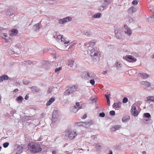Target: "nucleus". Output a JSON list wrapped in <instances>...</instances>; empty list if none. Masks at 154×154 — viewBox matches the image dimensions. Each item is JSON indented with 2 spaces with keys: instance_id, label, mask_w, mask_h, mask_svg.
Masks as SVG:
<instances>
[{
  "instance_id": "ddd939ff",
  "label": "nucleus",
  "mask_w": 154,
  "mask_h": 154,
  "mask_svg": "<svg viewBox=\"0 0 154 154\" xmlns=\"http://www.w3.org/2000/svg\"><path fill=\"white\" fill-rule=\"evenodd\" d=\"M141 84L143 85L144 87L146 88L149 87L150 85V83L147 81H142L141 82Z\"/></svg>"
},
{
  "instance_id": "7c9ffc66",
  "label": "nucleus",
  "mask_w": 154,
  "mask_h": 154,
  "mask_svg": "<svg viewBox=\"0 0 154 154\" xmlns=\"http://www.w3.org/2000/svg\"><path fill=\"white\" fill-rule=\"evenodd\" d=\"M9 145V143H8L6 142L3 144V146L4 148H6Z\"/></svg>"
},
{
  "instance_id": "20e7f679",
  "label": "nucleus",
  "mask_w": 154,
  "mask_h": 154,
  "mask_svg": "<svg viewBox=\"0 0 154 154\" xmlns=\"http://www.w3.org/2000/svg\"><path fill=\"white\" fill-rule=\"evenodd\" d=\"M61 116V114L59 111L54 110L52 113V120L55 122L59 119Z\"/></svg>"
},
{
  "instance_id": "a211bd4d",
  "label": "nucleus",
  "mask_w": 154,
  "mask_h": 154,
  "mask_svg": "<svg viewBox=\"0 0 154 154\" xmlns=\"http://www.w3.org/2000/svg\"><path fill=\"white\" fill-rule=\"evenodd\" d=\"M130 119L129 116L126 115L123 117L122 119V121L123 122L126 121Z\"/></svg>"
},
{
  "instance_id": "de8ad7c7",
  "label": "nucleus",
  "mask_w": 154,
  "mask_h": 154,
  "mask_svg": "<svg viewBox=\"0 0 154 154\" xmlns=\"http://www.w3.org/2000/svg\"><path fill=\"white\" fill-rule=\"evenodd\" d=\"M28 98H29V96H28L27 95H27L26 96H25V99L26 100H28Z\"/></svg>"
},
{
  "instance_id": "f03ea898",
  "label": "nucleus",
  "mask_w": 154,
  "mask_h": 154,
  "mask_svg": "<svg viewBox=\"0 0 154 154\" xmlns=\"http://www.w3.org/2000/svg\"><path fill=\"white\" fill-rule=\"evenodd\" d=\"M65 135L68 137V138L70 140L74 139L77 136V134L76 131H67L65 132Z\"/></svg>"
},
{
  "instance_id": "ea45409f",
  "label": "nucleus",
  "mask_w": 154,
  "mask_h": 154,
  "mask_svg": "<svg viewBox=\"0 0 154 154\" xmlns=\"http://www.w3.org/2000/svg\"><path fill=\"white\" fill-rule=\"evenodd\" d=\"M90 83L93 85L95 84V81L94 80L91 79L90 81Z\"/></svg>"
},
{
  "instance_id": "dca6fc26",
  "label": "nucleus",
  "mask_w": 154,
  "mask_h": 154,
  "mask_svg": "<svg viewBox=\"0 0 154 154\" xmlns=\"http://www.w3.org/2000/svg\"><path fill=\"white\" fill-rule=\"evenodd\" d=\"M55 100V99L54 97L50 98L48 101L46 103V105L48 106L50 105Z\"/></svg>"
},
{
  "instance_id": "864d4df0",
  "label": "nucleus",
  "mask_w": 154,
  "mask_h": 154,
  "mask_svg": "<svg viewBox=\"0 0 154 154\" xmlns=\"http://www.w3.org/2000/svg\"><path fill=\"white\" fill-rule=\"evenodd\" d=\"M3 35L4 36H5V37H7V34L6 33H4L3 34Z\"/></svg>"
},
{
  "instance_id": "4c0bfd02",
  "label": "nucleus",
  "mask_w": 154,
  "mask_h": 154,
  "mask_svg": "<svg viewBox=\"0 0 154 154\" xmlns=\"http://www.w3.org/2000/svg\"><path fill=\"white\" fill-rule=\"evenodd\" d=\"M109 114L110 115L113 116L115 115V112L114 111L112 110L109 112Z\"/></svg>"
},
{
  "instance_id": "393cba45",
  "label": "nucleus",
  "mask_w": 154,
  "mask_h": 154,
  "mask_svg": "<svg viewBox=\"0 0 154 154\" xmlns=\"http://www.w3.org/2000/svg\"><path fill=\"white\" fill-rule=\"evenodd\" d=\"M101 14L100 13H98L97 14H94L93 16L94 18H99L100 17Z\"/></svg>"
},
{
  "instance_id": "9d476101",
  "label": "nucleus",
  "mask_w": 154,
  "mask_h": 154,
  "mask_svg": "<svg viewBox=\"0 0 154 154\" xmlns=\"http://www.w3.org/2000/svg\"><path fill=\"white\" fill-rule=\"evenodd\" d=\"M70 92L72 93L77 89V86L75 85L69 86L67 88Z\"/></svg>"
},
{
  "instance_id": "052dcab7",
  "label": "nucleus",
  "mask_w": 154,
  "mask_h": 154,
  "mask_svg": "<svg viewBox=\"0 0 154 154\" xmlns=\"http://www.w3.org/2000/svg\"><path fill=\"white\" fill-rule=\"evenodd\" d=\"M6 42H8V41L7 40H6Z\"/></svg>"
},
{
  "instance_id": "bf43d9fd",
  "label": "nucleus",
  "mask_w": 154,
  "mask_h": 154,
  "mask_svg": "<svg viewBox=\"0 0 154 154\" xmlns=\"http://www.w3.org/2000/svg\"><path fill=\"white\" fill-rule=\"evenodd\" d=\"M2 30V28H1V27H0V31Z\"/></svg>"
},
{
  "instance_id": "f257e3e1",
  "label": "nucleus",
  "mask_w": 154,
  "mask_h": 154,
  "mask_svg": "<svg viewBox=\"0 0 154 154\" xmlns=\"http://www.w3.org/2000/svg\"><path fill=\"white\" fill-rule=\"evenodd\" d=\"M28 147L30 152L33 154L37 153L42 150L41 144L38 142L30 143L28 144Z\"/></svg>"
},
{
  "instance_id": "423d86ee",
  "label": "nucleus",
  "mask_w": 154,
  "mask_h": 154,
  "mask_svg": "<svg viewBox=\"0 0 154 154\" xmlns=\"http://www.w3.org/2000/svg\"><path fill=\"white\" fill-rule=\"evenodd\" d=\"M90 55L93 58L95 57H98L100 54L98 51H96L94 49H92L90 51Z\"/></svg>"
},
{
  "instance_id": "5fc2aeb1",
  "label": "nucleus",
  "mask_w": 154,
  "mask_h": 154,
  "mask_svg": "<svg viewBox=\"0 0 154 154\" xmlns=\"http://www.w3.org/2000/svg\"><path fill=\"white\" fill-rule=\"evenodd\" d=\"M150 18H151V19L153 18L154 19V15L152 17H151Z\"/></svg>"
},
{
  "instance_id": "09e8293b",
  "label": "nucleus",
  "mask_w": 154,
  "mask_h": 154,
  "mask_svg": "<svg viewBox=\"0 0 154 154\" xmlns=\"http://www.w3.org/2000/svg\"><path fill=\"white\" fill-rule=\"evenodd\" d=\"M124 26L125 28V29H129V28H128V26L126 25H124Z\"/></svg>"
},
{
  "instance_id": "f8f14e48",
  "label": "nucleus",
  "mask_w": 154,
  "mask_h": 154,
  "mask_svg": "<svg viewBox=\"0 0 154 154\" xmlns=\"http://www.w3.org/2000/svg\"><path fill=\"white\" fill-rule=\"evenodd\" d=\"M82 108L81 107H77L75 106H72L70 108L71 111L73 112H76L79 109Z\"/></svg>"
},
{
  "instance_id": "4d7b16f0",
  "label": "nucleus",
  "mask_w": 154,
  "mask_h": 154,
  "mask_svg": "<svg viewBox=\"0 0 154 154\" xmlns=\"http://www.w3.org/2000/svg\"><path fill=\"white\" fill-rule=\"evenodd\" d=\"M154 58V54H153V56H152V58Z\"/></svg>"
},
{
  "instance_id": "9b49d317",
  "label": "nucleus",
  "mask_w": 154,
  "mask_h": 154,
  "mask_svg": "<svg viewBox=\"0 0 154 154\" xmlns=\"http://www.w3.org/2000/svg\"><path fill=\"white\" fill-rule=\"evenodd\" d=\"M89 124V122H77L75 123V125L76 126H85L86 125H88Z\"/></svg>"
},
{
  "instance_id": "c85d7f7f",
  "label": "nucleus",
  "mask_w": 154,
  "mask_h": 154,
  "mask_svg": "<svg viewBox=\"0 0 154 154\" xmlns=\"http://www.w3.org/2000/svg\"><path fill=\"white\" fill-rule=\"evenodd\" d=\"M144 116L146 118H149L151 116L149 113H145L144 114Z\"/></svg>"
},
{
  "instance_id": "c9c22d12",
  "label": "nucleus",
  "mask_w": 154,
  "mask_h": 154,
  "mask_svg": "<svg viewBox=\"0 0 154 154\" xmlns=\"http://www.w3.org/2000/svg\"><path fill=\"white\" fill-rule=\"evenodd\" d=\"M31 88L33 90V91H38V89L36 87H32Z\"/></svg>"
},
{
  "instance_id": "bb28decb",
  "label": "nucleus",
  "mask_w": 154,
  "mask_h": 154,
  "mask_svg": "<svg viewBox=\"0 0 154 154\" xmlns=\"http://www.w3.org/2000/svg\"><path fill=\"white\" fill-rule=\"evenodd\" d=\"M23 97L22 96H19L16 98V100L18 102L20 101H22L23 100Z\"/></svg>"
},
{
  "instance_id": "2f4dec72",
  "label": "nucleus",
  "mask_w": 154,
  "mask_h": 154,
  "mask_svg": "<svg viewBox=\"0 0 154 154\" xmlns=\"http://www.w3.org/2000/svg\"><path fill=\"white\" fill-rule=\"evenodd\" d=\"M128 101V99L127 97H124L123 100V103H127Z\"/></svg>"
},
{
  "instance_id": "4be33fe9",
  "label": "nucleus",
  "mask_w": 154,
  "mask_h": 154,
  "mask_svg": "<svg viewBox=\"0 0 154 154\" xmlns=\"http://www.w3.org/2000/svg\"><path fill=\"white\" fill-rule=\"evenodd\" d=\"M125 33L128 35H130L132 33L130 29H128L125 32Z\"/></svg>"
},
{
  "instance_id": "49530a36",
  "label": "nucleus",
  "mask_w": 154,
  "mask_h": 154,
  "mask_svg": "<svg viewBox=\"0 0 154 154\" xmlns=\"http://www.w3.org/2000/svg\"><path fill=\"white\" fill-rule=\"evenodd\" d=\"M87 115L86 114H85L84 116H83L82 118L83 119H85L86 117H87Z\"/></svg>"
},
{
  "instance_id": "603ef678",
  "label": "nucleus",
  "mask_w": 154,
  "mask_h": 154,
  "mask_svg": "<svg viewBox=\"0 0 154 154\" xmlns=\"http://www.w3.org/2000/svg\"><path fill=\"white\" fill-rule=\"evenodd\" d=\"M108 154H112V150H110L109 151V153Z\"/></svg>"
},
{
  "instance_id": "0eeeda50",
  "label": "nucleus",
  "mask_w": 154,
  "mask_h": 154,
  "mask_svg": "<svg viewBox=\"0 0 154 154\" xmlns=\"http://www.w3.org/2000/svg\"><path fill=\"white\" fill-rule=\"evenodd\" d=\"M72 20L71 17H66L59 20V23L60 24H63L67 22L71 21Z\"/></svg>"
},
{
  "instance_id": "3c124183",
  "label": "nucleus",
  "mask_w": 154,
  "mask_h": 154,
  "mask_svg": "<svg viewBox=\"0 0 154 154\" xmlns=\"http://www.w3.org/2000/svg\"><path fill=\"white\" fill-rule=\"evenodd\" d=\"M52 154H56V151L55 150L53 151L52 152Z\"/></svg>"
},
{
  "instance_id": "aec40b11",
  "label": "nucleus",
  "mask_w": 154,
  "mask_h": 154,
  "mask_svg": "<svg viewBox=\"0 0 154 154\" xmlns=\"http://www.w3.org/2000/svg\"><path fill=\"white\" fill-rule=\"evenodd\" d=\"M68 66L70 67H72L73 65V63H74V61L72 60H70L69 61Z\"/></svg>"
},
{
  "instance_id": "6ab92c4d",
  "label": "nucleus",
  "mask_w": 154,
  "mask_h": 154,
  "mask_svg": "<svg viewBox=\"0 0 154 154\" xmlns=\"http://www.w3.org/2000/svg\"><path fill=\"white\" fill-rule=\"evenodd\" d=\"M146 101L148 102L149 100H151L152 101H154V96H151L147 97L146 98Z\"/></svg>"
},
{
  "instance_id": "a19ab883",
  "label": "nucleus",
  "mask_w": 154,
  "mask_h": 154,
  "mask_svg": "<svg viewBox=\"0 0 154 154\" xmlns=\"http://www.w3.org/2000/svg\"><path fill=\"white\" fill-rule=\"evenodd\" d=\"M39 23H37L34 26L36 28V29H38L39 28Z\"/></svg>"
},
{
  "instance_id": "2eb2a0df",
  "label": "nucleus",
  "mask_w": 154,
  "mask_h": 154,
  "mask_svg": "<svg viewBox=\"0 0 154 154\" xmlns=\"http://www.w3.org/2000/svg\"><path fill=\"white\" fill-rule=\"evenodd\" d=\"M8 77L6 75H4L0 77V82L3 81V80H7L8 79Z\"/></svg>"
},
{
  "instance_id": "5701e85b",
  "label": "nucleus",
  "mask_w": 154,
  "mask_h": 154,
  "mask_svg": "<svg viewBox=\"0 0 154 154\" xmlns=\"http://www.w3.org/2000/svg\"><path fill=\"white\" fill-rule=\"evenodd\" d=\"M71 94L70 92L68 90V89L67 88V89L64 92V94L65 95L67 96L69 94Z\"/></svg>"
},
{
  "instance_id": "f3484780",
  "label": "nucleus",
  "mask_w": 154,
  "mask_h": 154,
  "mask_svg": "<svg viewBox=\"0 0 154 154\" xmlns=\"http://www.w3.org/2000/svg\"><path fill=\"white\" fill-rule=\"evenodd\" d=\"M121 103L120 102L114 103L113 104V106L115 108H119L121 107Z\"/></svg>"
},
{
  "instance_id": "58836bf2",
  "label": "nucleus",
  "mask_w": 154,
  "mask_h": 154,
  "mask_svg": "<svg viewBox=\"0 0 154 154\" xmlns=\"http://www.w3.org/2000/svg\"><path fill=\"white\" fill-rule=\"evenodd\" d=\"M61 69H62V67H60L56 69L55 70V72H57L58 71L60 70Z\"/></svg>"
},
{
  "instance_id": "680f3d73",
  "label": "nucleus",
  "mask_w": 154,
  "mask_h": 154,
  "mask_svg": "<svg viewBox=\"0 0 154 154\" xmlns=\"http://www.w3.org/2000/svg\"><path fill=\"white\" fill-rule=\"evenodd\" d=\"M1 147L0 146V151L1 150Z\"/></svg>"
},
{
  "instance_id": "4468645a",
  "label": "nucleus",
  "mask_w": 154,
  "mask_h": 154,
  "mask_svg": "<svg viewBox=\"0 0 154 154\" xmlns=\"http://www.w3.org/2000/svg\"><path fill=\"white\" fill-rule=\"evenodd\" d=\"M11 33L10 34V35L11 36L16 35L18 33V30L16 29H13L11 30Z\"/></svg>"
},
{
  "instance_id": "79ce46f5",
  "label": "nucleus",
  "mask_w": 154,
  "mask_h": 154,
  "mask_svg": "<svg viewBox=\"0 0 154 154\" xmlns=\"http://www.w3.org/2000/svg\"><path fill=\"white\" fill-rule=\"evenodd\" d=\"M110 95L109 93L108 94H106L105 95V97L106 99H109V97Z\"/></svg>"
},
{
  "instance_id": "72a5a7b5",
  "label": "nucleus",
  "mask_w": 154,
  "mask_h": 154,
  "mask_svg": "<svg viewBox=\"0 0 154 154\" xmlns=\"http://www.w3.org/2000/svg\"><path fill=\"white\" fill-rule=\"evenodd\" d=\"M138 2L137 0L133 1L132 2V4L134 5H137L138 4Z\"/></svg>"
},
{
  "instance_id": "37998d69",
  "label": "nucleus",
  "mask_w": 154,
  "mask_h": 154,
  "mask_svg": "<svg viewBox=\"0 0 154 154\" xmlns=\"http://www.w3.org/2000/svg\"><path fill=\"white\" fill-rule=\"evenodd\" d=\"M76 105L77 107H81L80 106V104L79 102H76Z\"/></svg>"
},
{
  "instance_id": "6e6552de",
  "label": "nucleus",
  "mask_w": 154,
  "mask_h": 154,
  "mask_svg": "<svg viewBox=\"0 0 154 154\" xmlns=\"http://www.w3.org/2000/svg\"><path fill=\"white\" fill-rule=\"evenodd\" d=\"M131 112L133 115L134 116H136L138 114V111L137 110L136 107L133 105L131 107Z\"/></svg>"
},
{
  "instance_id": "cd10ccee",
  "label": "nucleus",
  "mask_w": 154,
  "mask_h": 154,
  "mask_svg": "<svg viewBox=\"0 0 154 154\" xmlns=\"http://www.w3.org/2000/svg\"><path fill=\"white\" fill-rule=\"evenodd\" d=\"M96 42H94V41H91L89 42V45L91 46H94L95 45Z\"/></svg>"
},
{
  "instance_id": "412c9836",
  "label": "nucleus",
  "mask_w": 154,
  "mask_h": 154,
  "mask_svg": "<svg viewBox=\"0 0 154 154\" xmlns=\"http://www.w3.org/2000/svg\"><path fill=\"white\" fill-rule=\"evenodd\" d=\"M140 75L141 76H142L143 79H146L149 77V75L146 74L144 73H140Z\"/></svg>"
},
{
  "instance_id": "f704fd0d",
  "label": "nucleus",
  "mask_w": 154,
  "mask_h": 154,
  "mask_svg": "<svg viewBox=\"0 0 154 154\" xmlns=\"http://www.w3.org/2000/svg\"><path fill=\"white\" fill-rule=\"evenodd\" d=\"M99 116L102 117H104L105 116V114L104 112L100 113L99 114Z\"/></svg>"
},
{
  "instance_id": "a18cd8bd",
  "label": "nucleus",
  "mask_w": 154,
  "mask_h": 154,
  "mask_svg": "<svg viewBox=\"0 0 154 154\" xmlns=\"http://www.w3.org/2000/svg\"><path fill=\"white\" fill-rule=\"evenodd\" d=\"M106 100H107V103L108 104V105L109 106L110 105V102L109 99H106Z\"/></svg>"
},
{
  "instance_id": "39448f33",
  "label": "nucleus",
  "mask_w": 154,
  "mask_h": 154,
  "mask_svg": "<svg viewBox=\"0 0 154 154\" xmlns=\"http://www.w3.org/2000/svg\"><path fill=\"white\" fill-rule=\"evenodd\" d=\"M123 59H125L127 61L130 62H135L137 60L134 57L129 55H128L125 57H124Z\"/></svg>"
},
{
  "instance_id": "6e6d98bb",
  "label": "nucleus",
  "mask_w": 154,
  "mask_h": 154,
  "mask_svg": "<svg viewBox=\"0 0 154 154\" xmlns=\"http://www.w3.org/2000/svg\"><path fill=\"white\" fill-rule=\"evenodd\" d=\"M132 20H133L132 19V18H130V20H130V21H132Z\"/></svg>"
},
{
  "instance_id": "e433bc0d",
  "label": "nucleus",
  "mask_w": 154,
  "mask_h": 154,
  "mask_svg": "<svg viewBox=\"0 0 154 154\" xmlns=\"http://www.w3.org/2000/svg\"><path fill=\"white\" fill-rule=\"evenodd\" d=\"M57 38H60L61 41H63V39H64L63 37H62V35H58Z\"/></svg>"
},
{
  "instance_id": "7ed1b4c3",
  "label": "nucleus",
  "mask_w": 154,
  "mask_h": 154,
  "mask_svg": "<svg viewBox=\"0 0 154 154\" xmlns=\"http://www.w3.org/2000/svg\"><path fill=\"white\" fill-rule=\"evenodd\" d=\"M82 77L85 79L89 80L95 78V75L93 72H85L82 73Z\"/></svg>"
},
{
  "instance_id": "473e14b6",
  "label": "nucleus",
  "mask_w": 154,
  "mask_h": 154,
  "mask_svg": "<svg viewBox=\"0 0 154 154\" xmlns=\"http://www.w3.org/2000/svg\"><path fill=\"white\" fill-rule=\"evenodd\" d=\"M116 65L117 67H121L122 65L121 63L118 62H116Z\"/></svg>"
},
{
  "instance_id": "b1692460",
  "label": "nucleus",
  "mask_w": 154,
  "mask_h": 154,
  "mask_svg": "<svg viewBox=\"0 0 154 154\" xmlns=\"http://www.w3.org/2000/svg\"><path fill=\"white\" fill-rule=\"evenodd\" d=\"M121 127V126L120 125H118L117 126H114L113 128L114 129V131H115L116 130H119L120 129Z\"/></svg>"
},
{
  "instance_id": "a878e982",
  "label": "nucleus",
  "mask_w": 154,
  "mask_h": 154,
  "mask_svg": "<svg viewBox=\"0 0 154 154\" xmlns=\"http://www.w3.org/2000/svg\"><path fill=\"white\" fill-rule=\"evenodd\" d=\"M63 38L64 39H63V41H61L64 44H68L69 43V41L67 40V38H66L63 37Z\"/></svg>"
},
{
  "instance_id": "c03bdc74",
  "label": "nucleus",
  "mask_w": 154,
  "mask_h": 154,
  "mask_svg": "<svg viewBox=\"0 0 154 154\" xmlns=\"http://www.w3.org/2000/svg\"><path fill=\"white\" fill-rule=\"evenodd\" d=\"M104 9V7L103 6H101L100 7L99 10L101 11H103Z\"/></svg>"
},
{
  "instance_id": "e2e57ef3",
  "label": "nucleus",
  "mask_w": 154,
  "mask_h": 154,
  "mask_svg": "<svg viewBox=\"0 0 154 154\" xmlns=\"http://www.w3.org/2000/svg\"><path fill=\"white\" fill-rule=\"evenodd\" d=\"M7 14H8V13L7 12Z\"/></svg>"
},
{
  "instance_id": "13d9d810",
  "label": "nucleus",
  "mask_w": 154,
  "mask_h": 154,
  "mask_svg": "<svg viewBox=\"0 0 154 154\" xmlns=\"http://www.w3.org/2000/svg\"><path fill=\"white\" fill-rule=\"evenodd\" d=\"M107 0H105V2H107Z\"/></svg>"
},
{
  "instance_id": "1a4fd4ad",
  "label": "nucleus",
  "mask_w": 154,
  "mask_h": 154,
  "mask_svg": "<svg viewBox=\"0 0 154 154\" xmlns=\"http://www.w3.org/2000/svg\"><path fill=\"white\" fill-rule=\"evenodd\" d=\"M120 30V29L118 28H116L115 30L116 36L117 38L119 39H120L122 37V35Z\"/></svg>"
},
{
  "instance_id": "c756f323",
  "label": "nucleus",
  "mask_w": 154,
  "mask_h": 154,
  "mask_svg": "<svg viewBox=\"0 0 154 154\" xmlns=\"http://www.w3.org/2000/svg\"><path fill=\"white\" fill-rule=\"evenodd\" d=\"M83 33L84 35H90V32L89 31H88V30H85L83 32Z\"/></svg>"
},
{
  "instance_id": "8fccbe9b",
  "label": "nucleus",
  "mask_w": 154,
  "mask_h": 154,
  "mask_svg": "<svg viewBox=\"0 0 154 154\" xmlns=\"http://www.w3.org/2000/svg\"><path fill=\"white\" fill-rule=\"evenodd\" d=\"M18 91H19L18 89H15L14 90V91H13V92L14 93H16Z\"/></svg>"
}]
</instances>
